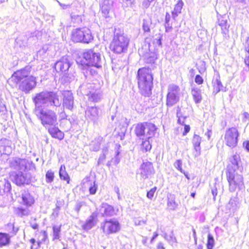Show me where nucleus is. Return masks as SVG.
<instances>
[{"label": "nucleus", "mask_w": 249, "mask_h": 249, "mask_svg": "<svg viewBox=\"0 0 249 249\" xmlns=\"http://www.w3.org/2000/svg\"><path fill=\"white\" fill-rule=\"evenodd\" d=\"M31 67L27 66L23 69L14 72L11 79L18 85V89L29 93L34 89L37 84L36 77L31 74Z\"/></svg>", "instance_id": "f257e3e1"}, {"label": "nucleus", "mask_w": 249, "mask_h": 249, "mask_svg": "<svg viewBox=\"0 0 249 249\" xmlns=\"http://www.w3.org/2000/svg\"><path fill=\"white\" fill-rule=\"evenodd\" d=\"M137 80L140 93L145 97L152 94L153 77L150 68H140L137 71Z\"/></svg>", "instance_id": "f03ea898"}, {"label": "nucleus", "mask_w": 249, "mask_h": 249, "mask_svg": "<svg viewBox=\"0 0 249 249\" xmlns=\"http://www.w3.org/2000/svg\"><path fill=\"white\" fill-rule=\"evenodd\" d=\"M35 107H42V106L60 107L61 100L57 92L54 91H43L36 93L33 98Z\"/></svg>", "instance_id": "7ed1b4c3"}, {"label": "nucleus", "mask_w": 249, "mask_h": 249, "mask_svg": "<svg viewBox=\"0 0 249 249\" xmlns=\"http://www.w3.org/2000/svg\"><path fill=\"white\" fill-rule=\"evenodd\" d=\"M35 113L41 121V124L45 127L54 126L57 123V115L52 109H45L42 107H35Z\"/></svg>", "instance_id": "20e7f679"}, {"label": "nucleus", "mask_w": 249, "mask_h": 249, "mask_svg": "<svg viewBox=\"0 0 249 249\" xmlns=\"http://www.w3.org/2000/svg\"><path fill=\"white\" fill-rule=\"evenodd\" d=\"M155 125L152 123H143L137 124L135 128V133L140 139H150L156 131Z\"/></svg>", "instance_id": "39448f33"}, {"label": "nucleus", "mask_w": 249, "mask_h": 249, "mask_svg": "<svg viewBox=\"0 0 249 249\" xmlns=\"http://www.w3.org/2000/svg\"><path fill=\"white\" fill-rule=\"evenodd\" d=\"M83 57L86 65L91 66L97 68L102 67L103 60L101 54L95 48L85 50Z\"/></svg>", "instance_id": "423d86ee"}, {"label": "nucleus", "mask_w": 249, "mask_h": 249, "mask_svg": "<svg viewBox=\"0 0 249 249\" xmlns=\"http://www.w3.org/2000/svg\"><path fill=\"white\" fill-rule=\"evenodd\" d=\"M128 44L129 39L124 34L116 33L110 44V48L114 53H121L127 50Z\"/></svg>", "instance_id": "0eeeda50"}, {"label": "nucleus", "mask_w": 249, "mask_h": 249, "mask_svg": "<svg viewBox=\"0 0 249 249\" xmlns=\"http://www.w3.org/2000/svg\"><path fill=\"white\" fill-rule=\"evenodd\" d=\"M71 39L73 42L89 43L93 39L91 31L87 28H76L71 33Z\"/></svg>", "instance_id": "6e6552de"}, {"label": "nucleus", "mask_w": 249, "mask_h": 249, "mask_svg": "<svg viewBox=\"0 0 249 249\" xmlns=\"http://www.w3.org/2000/svg\"><path fill=\"white\" fill-rule=\"evenodd\" d=\"M226 175L230 192H233L237 188L241 190L244 187L243 178L242 175L232 172L227 173Z\"/></svg>", "instance_id": "1a4fd4ad"}, {"label": "nucleus", "mask_w": 249, "mask_h": 249, "mask_svg": "<svg viewBox=\"0 0 249 249\" xmlns=\"http://www.w3.org/2000/svg\"><path fill=\"white\" fill-rule=\"evenodd\" d=\"M94 85L91 84H83L80 86V90L84 91V94L89 97V99L92 102H98L102 97L99 90L94 89Z\"/></svg>", "instance_id": "9d476101"}, {"label": "nucleus", "mask_w": 249, "mask_h": 249, "mask_svg": "<svg viewBox=\"0 0 249 249\" xmlns=\"http://www.w3.org/2000/svg\"><path fill=\"white\" fill-rule=\"evenodd\" d=\"M239 133L237 129L232 127L226 130L224 140L226 144L231 148H234L237 145Z\"/></svg>", "instance_id": "9b49d317"}, {"label": "nucleus", "mask_w": 249, "mask_h": 249, "mask_svg": "<svg viewBox=\"0 0 249 249\" xmlns=\"http://www.w3.org/2000/svg\"><path fill=\"white\" fill-rule=\"evenodd\" d=\"M101 229L106 235L115 233L120 230L119 222L114 219L106 220L101 224Z\"/></svg>", "instance_id": "f8f14e48"}, {"label": "nucleus", "mask_w": 249, "mask_h": 249, "mask_svg": "<svg viewBox=\"0 0 249 249\" xmlns=\"http://www.w3.org/2000/svg\"><path fill=\"white\" fill-rule=\"evenodd\" d=\"M179 88L178 86L172 85L169 86L166 95V105L172 107L179 101Z\"/></svg>", "instance_id": "ddd939ff"}, {"label": "nucleus", "mask_w": 249, "mask_h": 249, "mask_svg": "<svg viewBox=\"0 0 249 249\" xmlns=\"http://www.w3.org/2000/svg\"><path fill=\"white\" fill-rule=\"evenodd\" d=\"M32 165H34L32 161L25 159L15 158L11 162V167L19 172H23L30 169Z\"/></svg>", "instance_id": "4468645a"}, {"label": "nucleus", "mask_w": 249, "mask_h": 249, "mask_svg": "<svg viewBox=\"0 0 249 249\" xmlns=\"http://www.w3.org/2000/svg\"><path fill=\"white\" fill-rule=\"evenodd\" d=\"M14 182L18 186L24 184H29L35 181V177H33L29 173H23L19 172L16 174L13 177Z\"/></svg>", "instance_id": "2eb2a0df"}, {"label": "nucleus", "mask_w": 249, "mask_h": 249, "mask_svg": "<svg viewBox=\"0 0 249 249\" xmlns=\"http://www.w3.org/2000/svg\"><path fill=\"white\" fill-rule=\"evenodd\" d=\"M71 65L70 57L64 56L55 63L54 67L57 72H61L64 74H67Z\"/></svg>", "instance_id": "dca6fc26"}, {"label": "nucleus", "mask_w": 249, "mask_h": 249, "mask_svg": "<svg viewBox=\"0 0 249 249\" xmlns=\"http://www.w3.org/2000/svg\"><path fill=\"white\" fill-rule=\"evenodd\" d=\"M139 170L141 179L142 180L147 178L149 176L155 173L153 164L150 161L143 162L141 164Z\"/></svg>", "instance_id": "f3484780"}, {"label": "nucleus", "mask_w": 249, "mask_h": 249, "mask_svg": "<svg viewBox=\"0 0 249 249\" xmlns=\"http://www.w3.org/2000/svg\"><path fill=\"white\" fill-rule=\"evenodd\" d=\"M241 160L239 155H234L230 159V162L227 166V173H235L237 170H241Z\"/></svg>", "instance_id": "a211bd4d"}, {"label": "nucleus", "mask_w": 249, "mask_h": 249, "mask_svg": "<svg viewBox=\"0 0 249 249\" xmlns=\"http://www.w3.org/2000/svg\"><path fill=\"white\" fill-rule=\"evenodd\" d=\"M63 107L72 110L74 105V98L72 93L70 91H65L63 93Z\"/></svg>", "instance_id": "6ab92c4d"}, {"label": "nucleus", "mask_w": 249, "mask_h": 249, "mask_svg": "<svg viewBox=\"0 0 249 249\" xmlns=\"http://www.w3.org/2000/svg\"><path fill=\"white\" fill-rule=\"evenodd\" d=\"M113 0H101L100 6L105 18L109 17V13L113 9Z\"/></svg>", "instance_id": "aec40b11"}, {"label": "nucleus", "mask_w": 249, "mask_h": 249, "mask_svg": "<svg viewBox=\"0 0 249 249\" xmlns=\"http://www.w3.org/2000/svg\"><path fill=\"white\" fill-rule=\"evenodd\" d=\"M12 142L6 138L0 140V154L10 155L12 151Z\"/></svg>", "instance_id": "412c9836"}, {"label": "nucleus", "mask_w": 249, "mask_h": 249, "mask_svg": "<svg viewBox=\"0 0 249 249\" xmlns=\"http://www.w3.org/2000/svg\"><path fill=\"white\" fill-rule=\"evenodd\" d=\"M97 221V214L95 213H93L83 225L82 228L85 231H88L95 226Z\"/></svg>", "instance_id": "4be33fe9"}, {"label": "nucleus", "mask_w": 249, "mask_h": 249, "mask_svg": "<svg viewBox=\"0 0 249 249\" xmlns=\"http://www.w3.org/2000/svg\"><path fill=\"white\" fill-rule=\"evenodd\" d=\"M100 212L103 216H111L115 214L114 209L113 206L104 203L102 204Z\"/></svg>", "instance_id": "5701e85b"}, {"label": "nucleus", "mask_w": 249, "mask_h": 249, "mask_svg": "<svg viewBox=\"0 0 249 249\" xmlns=\"http://www.w3.org/2000/svg\"><path fill=\"white\" fill-rule=\"evenodd\" d=\"M201 141V138L196 135L194 134L193 136V138L192 140V143L194 146V148L195 150L194 156L195 157H197L200 155L201 153V148H200V143Z\"/></svg>", "instance_id": "b1692460"}, {"label": "nucleus", "mask_w": 249, "mask_h": 249, "mask_svg": "<svg viewBox=\"0 0 249 249\" xmlns=\"http://www.w3.org/2000/svg\"><path fill=\"white\" fill-rule=\"evenodd\" d=\"M21 198L23 204L27 206H31L35 202L34 197L28 191L24 190L22 192Z\"/></svg>", "instance_id": "393cba45"}, {"label": "nucleus", "mask_w": 249, "mask_h": 249, "mask_svg": "<svg viewBox=\"0 0 249 249\" xmlns=\"http://www.w3.org/2000/svg\"><path fill=\"white\" fill-rule=\"evenodd\" d=\"M218 25L221 27L222 33L223 34L224 37L227 38L229 33V28L230 25L228 24L227 19L224 17H220L218 20Z\"/></svg>", "instance_id": "a878e982"}, {"label": "nucleus", "mask_w": 249, "mask_h": 249, "mask_svg": "<svg viewBox=\"0 0 249 249\" xmlns=\"http://www.w3.org/2000/svg\"><path fill=\"white\" fill-rule=\"evenodd\" d=\"M86 115L89 119L94 122L99 116L98 109L95 107H89L86 110Z\"/></svg>", "instance_id": "bb28decb"}, {"label": "nucleus", "mask_w": 249, "mask_h": 249, "mask_svg": "<svg viewBox=\"0 0 249 249\" xmlns=\"http://www.w3.org/2000/svg\"><path fill=\"white\" fill-rule=\"evenodd\" d=\"M48 131L53 138L62 140L64 137V134L57 127L54 126L48 128Z\"/></svg>", "instance_id": "cd10ccee"}, {"label": "nucleus", "mask_w": 249, "mask_h": 249, "mask_svg": "<svg viewBox=\"0 0 249 249\" xmlns=\"http://www.w3.org/2000/svg\"><path fill=\"white\" fill-rule=\"evenodd\" d=\"M193 99L196 104H199L202 100L201 90L198 88H193L191 90Z\"/></svg>", "instance_id": "c85d7f7f"}, {"label": "nucleus", "mask_w": 249, "mask_h": 249, "mask_svg": "<svg viewBox=\"0 0 249 249\" xmlns=\"http://www.w3.org/2000/svg\"><path fill=\"white\" fill-rule=\"evenodd\" d=\"M184 3L182 0H178L175 5L174 10L172 12L173 18L175 19L178 15L181 13Z\"/></svg>", "instance_id": "c756f323"}, {"label": "nucleus", "mask_w": 249, "mask_h": 249, "mask_svg": "<svg viewBox=\"0 0 249 249\" xmlns=\"http://www.w3.org/2000/svg\"><path fill=\"white\" fill-rule=\"evenodd\" d=\"M59 175L61 179L66 181L67 183H70V178L66 171V167L64 165H61L59 169Z\"/></svg>", "instance_id": "7c9ffc66"}, {"label": "nucleus", "mask_w": 249, "mask_h": 249, "mask_svg": "<svg viewBox=\"0 0 249 249\" xmlns=\"http://www.w3.org/2000/svg\"><path fill=\"white\" fill-rule=\"evenodd\" d=\"M10 241V237L8 234L0 233V247L8 245Z\"/></svg>", "instance_id": "2f4dec72"}, {"label": "nucleus", "mask_w": 249, "mask_h": 249, "mask_svg": "<svg viewBox=\"0 0 249 249\" xmlns=\"http://www.w3.org/2000/svg\"><path fill=\"white\" fill-rule=\"evenodd\" d=\"M156 59V55L154 53H148L144 56V62L147 64L154 63Z\"/></svg>", "instance_id": "473e14b6"}, {"label": "nucleus", "mask_w": 249, "mask_h": 249, "mask_svg": "<svg viewBox=\"0 0 249 249\" xmlns=\"http://www.w3.org/2000/svg\"><path fill=\"white\" fill-rule=\"evenodd\" d=\"M53 240L59 239L60 237L61 226H53Z\"/></svg>", "instance_id": "72a5a7b5"}, {"label": "nucleus", "mask_w": 249, "mask_h": 249, "mask_svg": "<svg viewBox=\"0 0 249 249\" xmlns=\"http://www.w3.org/2000/svg\"><path fill=\"white\" fill-rule=\"evenodd\" d=\"M150 139H145L142 142L141 148L143 152L149 151L152 148V145L150 142Z\"/></svg>", "instance_id": "f704fd0d"}, {"label": "nucleus", "mask_w": 249, "mask_h": 249, "mask_svg": "<svg viewBox=\"0 0 249 249\" xmlns=\"http://www.w3.org/2000/svg\"><path fill=\"white\" fill-rule=\"evenodd\" d=\"M163 237L170 244L177 242L176 238L174 236L173 231L171 232V233L169 235L166 233H164Z\"/></svg>", "instance_id": "c9c22d12"}, {"label": "nucleus", "mask_w": 249, "mask_h": 249, "mask_svg": "<svg viewBox=\"0 0 249 249\" xmlns=\"http://www.w3.org/2000/svg\"><path fill=\"white\" fill-rule=\"evenodd\" d=\"M177 117L178 118V123L180 124H183L186 117L183 116L179 107H178L177 110Z\"/></svg>", "instance_id": "e433bc0d"}, {"label": "nucleus", "mask_w": 249, "mask_h": 249, "mask_svg": "<svg viewBox=\"0 0 249 249\" xmlns=\"http://www.w3.org/2000/svg\"><path fill=\"white\" fill-rule=\"evenodd\" d=\"M100 147V143L97 140L92 141L89 144V148L93 151H97L99 150Z\"/></svg>", "instance_id": "4c0bfd02"}, {"label": "nucleus", "mask_w": 249, "mask_h": 249, "mask_svg": "<svg viewBox=\"0 0 249 249\" xmlns=\"http://www.w3.org/2000/svg\"><path fill=\"white\" fill-rule=\"evenodd\" d=\"M214 244V240L213 236L209 233L208 235L207 248V249H213Z\"/></svg>", "instance_id": "58836bf2"}, {"label": "nucleus", "mask_w": 249, "mask_h": 249, "mask_svg": "<svg viewBox=\"0 0 249 249\" xmlns=\"http://www.w3.org/2000/svg\"><path fill=\"white\" fill-rule=\"evenodd\" d=\"M46 181L47 183H51L53 181L54 175V172L51 170H48L45 175Z\"/></svg>", "instance_id": "ea45409f"}, {"label": "nucleus", "mask_w": 249, "mask_h": 249, "mask_svg": "<svg viewBox=\"0 0 249 249\" xmlns=\"http://www.w3.org/2000/svg\"><path fill=\"white\" fill-rule=\"evenodd\" d=\"M151 25V22L148 19H143L142 21V29L144 32H150V26Z\"/></svg>", "instance_id": "a19ab883"}, {"label": "nucleus", "mask_w": 249, "mask_h": 249, "mask_svg": "<svg viewBox=\"0 0 249 249\" xmlns=\"http://www.w3.org/2000/svg\"><path fill=\"white\" fill-rule=\"evenodd\" d=\"M108 152V149L107 147H105L102 150V154L100 156L98 160V165H99L100 164L103 163L105 159L106 156Z\"/></svg>", "instance_id": "79ce46f5"}, {"label": "nucleus", "mask_w": 249, "mask_h": 249, "mask_svg": "<svg viewBox=\"0 0 249 249\" xmlns=\"http://www.w3.org/2000/svg\"><path fill=\"white\" fill-rule=\"evenodd\" d=\"M236 207V202L234 199L231 198L226 205V208L229 210L234 211Z\"/></svg>", "instance_id": "37998d69"}, {"label": "nucleus", "mask_w": 249, "mask_h": 249, "mask_svg": "<svg viewBox=\"0 0 249 249\" xmlns=\"http://www.w3.org/2000/svg\"><path fill=\"white\" fill-rule=\"evenodd\" d=\"M123 5L126 7L133 8L135 7V0H123Z\"/></svg>", "instance_id": "c03bdc74"}, {"label": "nucleus", "mask_w": 249, "mask_h": 249, "mask_svg": "<svg viewBox=\"0 0 249 249\" xmlns=\"http://www.w3.org/2000/svg\"><path fill=\"white\" fill-rule=\"evenodd\" d=\"M161 36L159 34L158 36L154 39V43L156 46L161 47Z\"/></svg>", "instance_id": "a18cd8bd"}, {"label": "nucleus", "mask_w": 249, "mask_h": 249, "mask_svg": "<svg viewBox=\"0 0 249 249\" xmlns=\"http://www.w3.org/2000/svg\"><path fill=\"white\" fill-rule=\"evenodd\" d=\"M168 207L171 210H175L177 207V204L176 203L174 199H170L167 203Z\"/></svg>", "instance_id": "49530a36"}, {"label": "nucleus", "mask_w": 249, "mask_h": 249, "mask_svg": "<svg viewBox=\"0 0 249 249\" xmlns=\"http://www.w3.org/2000/svg\"><path fill=\"white\" fill-rule=\"evenodd\" d=\"M85 203L84 201H77L75 205V211L78 213L81 207L85 205Z\"/></svg>", "instance_id": "de8ad7c7"}, {"label": "nucleus", "mask_w": 249, "mask_h": 249, "mask_svg": "<svg viewBox=\"0 0 249 249\" xmlns=\"http://www.w3.org/2000/svg\"><path fill=\"white\" fill-rule=\"evenodd\" d=\"M156 190H157V188L156 187H154L152 188V189H151L150 190L148 191L147 193V195H146L147 197L148 198L152 199L154 196V195Z\"/></svg>", "instance_id": "09e8293b"}, {"label": "nucleus", "mask_w": 249, "mask_h": 249, "mask_svg": "<svg viewBox=\"0 0 249 249\" xmlns=\"http://www.w3.org/2000/svg\"><path fill=\"white\" fill-rule=\"evenodd\" d=\"M11 190V185L10 182L6 181L4 184L3 190L5 193H9Z\"/></svg>", "instance_id": "8fccbe9b"}, {"label": "nucleus", "mask_w": 249, "mask_h": 249, "mask_svg": "<svg viewBox=\"0 0 249 249\" xmlns=\"http://www.w3.org/2000/svg\"><path fill=\"white\" fill-rule=\"evenodd\" d=\"M97 189V185L95 183V182L94 181L93 183V184H91V186H90L89 188V191L90 194L93 195L95 194L96 192Z\"/></svg>", "instance_id": "3c124183"}, {"label": "nucleus", "mask_w": 249, "mask_h": 249, "mask_svg": "<svg viewBox=\"0 0 249 249\" xmlns=\"http://www.w3.org/2000/svg\"><path fill=\"white\" fill-rule=\"evenodd\" d=\"M134 222L136 226H141L146 224L145 220H140L139 218H135L134 219Z\"/></svg>", "instance_id": "603ef678"}, {"label": "nucleus", "mask_w": 249, "mask_h": 249, "mask_svg": "<svg viewBox=\"0 0 249 249\" xmlns=\"http://www.w3.org/2000/svg\"><path fill=\"white\" fill-rule=\"evenodd\" d=\"M182 162L180 160H177L174 163L175 167L181 172H183V170L181 167Z\"/></svg>", "instance_id": "864d4df0"}, {"label": "nucleus", "mask_w": 249, "mask_h": 249, "mask_svg": "<svg viewBox=\"0 0 249 249\" xmlns=\"http://www.w3.org/2000/svg\"><path fill=\"white\" fill-rule=\"evenodd\" d=\"M217 184L215 183L211 189V193L213 196V199L215 200V197L217 195Z\"/></svg>", "instance_id": "5fc2aeb1"}, {"label": "nucleus", "mask_w": 249, "mask_h": 249, "mask_svg": "<svg viewBox=\"0 0 249 249\" xmlns=\"http://www.w3.org/2000/svg\"><path fill=\"white\" fill-rule=\"evenodd\" d=\"M195 81L197 84H202L203 83V79L200 75H196V76Z\"/></svg>", "instance_id": "6e6d98bb"}, {"label": "nucleus", "mask_w": 249, "mask_h": 249, "mask_svg": "<svg viewBox=\"0 0 249 249\" xmlns=\"http://www.w3.org/2000/svg\"><path fill=\"white\" fill-rule=\"evenodd\" d=\"M14 228V225L12 223H8L6 226V229L9 233L12 234V230Z\"/></svg>", "instance_id": "4d7b16f0"}, {"label": "nucleus", "mask_w": 249, "mask_h": 249, "mask_svg": "<svg viewBox=\"0 0 249 249\" xmlns=\"http://www.w3.org/2000/svg\"><path fill=\"white\" fill-rule=\"evenodd\" d=\"M190 127L189 125L184 124V131L183 132V135H186L190 131Z\"/></svg>", "instance_id": "13d9d810"}, {"label": "nucleus", "mask_w": 249, "mask_h": 249, "mask_svg": "<svg viewBox=\"0 0 249 249\" xmlns=\"http://www.w3.org/2000/svg\"><path fill=\"white\" fill-rule=\"evenodd\" d=\"M245 50L249 54V37H248L245 44Z\"/></svg>", "instance_id": "bf43d9fd"}, {"label": "nucleus", "mask_w": 249, "mask_h": 249, "mask_svg": "<svg viewBox=\"0 0 249 249\" xmlns=\"http://www.w3.org/2000/svg\"><path fill=\"white\" fill-rule=\"evenodd\" d=\"M18 213L20 214L21 216L25 215L27 214V211L23 208L18 209Z\"/></svg>", "instance_id": "052dcab7"}, {"label": "nucleus", "mask_w": 249, "mask_h": 249, "mask_svg": "<svg viewBox=\"0 0 249 249\" xmlns=\"http://www.w3.org/2000/svg\"><path fill=\"white\" fill-rule=\"evenodd\" d=\"M150 2L147 0H144L142 2V5L144 8H147L150 5Z\"/></svg>", "instance_id": "680f3d73"}, {"label": "nucleus", "mask_w": 249, "mask_h": 249, "mask_svg": "<svg viewBox=\"0 0 249 249\" xmlns=\"http://www.w3.org/2000/svg\"><path fill=\"white\" fill-rule=\"evenodd\" d=\"M243 146L248 151H249V141L244 142H243Z\"/></svg>", "instance_id": "e2e57ef3"}, {"label": "nucleus", "mask_w": 249, "mask_h": 249, "mask_svg": "<svg viewBox=\"0 0 249 249\" xmlns=\"http://www.w3.org/2000/svg\"><path fill=\"white\" fill-rule=\"evenodd\" d=\"M60 117L61 119H67V115L65 113L64 110H63L60 113Z\"/></svg>", "instance_id": "0e129e2a"}, {"label": "nucleus", "mask_w": 249, "mask_h": 249, "mask_svg": "<svg viewBox=\"0 0 249 249\" xmlns=\"http://www.w3.org/2000/svg\"><path fill=\"white\" fill-rule=\"evenodd\" d=\"M212 134V131L211 130H208L205 133V136H206L208 140L210 139Z\"/></svg>", "instance_id": "69168bd1"}, {"label": "nucleus", "mask_w": 249, "mask_h": 249, "mask_svg": "<svg viewBox=\"0 0 249 249\" xmlns=\"http://www.w3.org/2000/svg\"><path fill=\"white\" fill-rule=\"evenodd\" d=\"M41 242H38L37 243V244L35 246L32 245L31 247V249H38V248L40 247V244Z\"/></svg>", "instance_id": "338daca9"}, {"label": "nucleus", "mask_w": 249, "mask_h": 249, "mask_svg": "<svg viewBox=\"0 0 249 249\" xmlns=\"http://www.w3.org/2000/svg\"><path fill=\"white\" fill-rule=\"evenodd\" d=\"M156 249H165L163 243L161 242L159 243Z\"/></svg>", "instance_id": "774afa93"}]
</instances>
